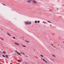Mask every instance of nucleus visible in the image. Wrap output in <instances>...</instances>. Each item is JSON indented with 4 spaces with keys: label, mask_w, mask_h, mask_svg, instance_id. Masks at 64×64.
<instances>
[{
    "label": "nucleus",
    "mask_w": 64,
    "mask_h": 64,
    "mask_svg": "<svg viewBox=\"0 0 64 64\" xmlns=\"http://www.w3.org/2000/svg\"><path fill=\"white\" fill-rule=\"evenodd\" d=\"M10 64H12V63H10Z\"/></svg>",
    "instance_id": "cd10ccee"
},
{
    "label": "nucleus",
    "mask_w": 64,
    "mask_h": 64,
    "mask_svg": "<svg viewBox=\"0 0 64 64\" xmlns=\"http://www.w3.org/2000/svg\"><path fill=\"white\" fill-rule=\"evenodd\" d=\"M34 22L35 23H37V21L36 20Z\"/></svg>",
    "instance_id": "1a4fd4ad"
},
{
    "label": "nucleus",
    "mask_w": 64,
    "mask_h": 64,
    "mask_svg": "<svg viewBox=\"0 0 64 64\" xmlns=\"http://www.w3.org/2000/svg\"><path fill=\"white\" fill-rule=\"evenodd\" d=\"M23 38H24V36H23Z\"/></svg>",
    "instance_id": "c9c22d12"
},
{
    "label": "nucleus",
    "mask_w": 64,
    "mask_h": 64,
    "mask_svg": "<svg viewBox=\"0 0 64 64\" xmlns=\"http://www.w3.org/2000/svg\"><path fill=\"white\" fill-rule=\"evenodd\" d=\"M3 53H4V54H5V52H4V51L3 52Z\"/></svg>",
    "instance_id": "412c9836"
},
{
    "label": "nucleus",
    "mask_w": 64,
    "mask_h": 64,
    "mask_svg": "<svg viewBox=\"0 0 64 64\" xmlns=\"http://www.w3.org/2000/svg\"><path fill=\"white\" fill-rule=\"evenodd\" d=\"M26 24H27L28 25H30V24H31V22H30L29 23L28 22H25Z\"/></svg>",
    "instance_id": "f257e3e1"
},
{
    "label": "nucleus",
    "mask_w": 64,
    "mask_h": 64,
    "mask_svg": "<svg viewBox=\"0 0 64 64\" xmlns=\"http://www.w3.org/2000/svg\"><path fill=\"white\" fill-rule=\"evenodd\" d=\"M43 23H44V22H43Z\"/></svg>",
    "instance_id": "bb28decb"
},
{
    "label": "nucleus",
    "mask_w": 64,
    "mask_h": 64,
    "mask_svg": "<svg viewBox=\"0 0 64 64\" xmlns=\"http://www.w3.org/2000/svg\"><path fill=\"white\" fill-rule=\"evenodd\" d=\"M58 46H59V45H58Z\"/></svg>",
    "instance_id": "58836bf2"
},
{
    "label": "nucleus",
    "mask_w": 64,
    "mask_h": 64,
    "mask_svg": "<svg viewBox=\"0 0 64 64\" xmlns=\"http://www.w3.org/2000/svg\"><path fill=\"white\" fill-rule=\"evenodd\" d=\"M42 60L44 61H45V60L44 59H43Z\"/></svg>",
    "instance_id": "6ab92c4d"
},
{
    "label": "nucleus",
    "mask_w": 64,
    "mask_h": 64,
    "mask_svg": "<svg viewBox=\"0 0 64 64\" xmlns=\"http://www.w3.org/2000/svg\"><path fill=\"white\" fill-rule=\"evenodd\" d=\"M8 56L7 55H6V58H8Z\"/></svg>",
    "instance_id": "0eeeda50"
},
{
    "label": "nucleus",
    "mask_w": 64,
    "mask_h": 64,
    "mask_svg": "<svg viewBox=\"0 0 64 64\" xmlns=\"http://www.w3.org/2000/svg\"><path fill=\"white\" fill-rule=\"evenodd\" d=\"M52 46H53V44H52Z\"/></svg>",
    "instance_id": "c756f323"
},
{
    "label": "nucleus",
    "mask_w": 64,
    "mask_h": 64,
    "mask_svg": "<svg viewBox=\"0 0 64 64\" xmlns=\"http://www.w3.org/2000/svg\"><path fill=\"white\" fill-rule=\"evenodd\" d=\"M63 43H64V42H63Z\"/></svg>",
    "instance_id": "f704fd0d"
},
{
    "label": "nucleus",
    "mask_w": 64,
    "mask_h": 64,
    "mask_svg": "<svg viewBox=\"0 0 64 64\" xmlns=\"http://www.w3.org/2000/svg\"><path fill=\"white\" fill-rule=\"evenodd\" d=\"M52 56H54V57H56V56H55L54 55V54H52Z\"/></svg>",
    "instance_id": "ddd939ff"
},
{
    "label": "nucleus",
    "mask_w": 64,
    "mask_h": 64,
    "mask_svg": "<svg viewBox=\"0 0 64 64\" xmlns=\"http://www.w3.org/2000/svg\"><path fill=\"white\" fill-rule=\"evenodd\" d=\"M2 56L3 57H5V56L4 55H2Z\"/></svg>",
    "instance_id": "4468645a"
},
{
    "label": "nucleus",
    "mask_w": 64,
    "mask_h": 64,
    "mask_svg": "<svg viewBox=\"0 0 64 64\" xmlns=\"http://www.w3.org/2000/svg\"><path fill=\"white\" fill-rule=\"evenodd\" d=\"M54 47L55 48H56V47H55V46H54Z\"/></svg>",
    "instance_id": "a878e982"
},
{
    "label": "nucleus",
    "mask_w": 64,
    "mask_h": 64,
    "mask_svg": "<svg viewBox=\"0 0 64 64\" xmlns=\"http://www.w3.org/2000/svg\"><path fill=\"white\" fill-rule=\"evenodd\" d=\"M38 23H40V21H38Z\"/></svg>",
    "instance_id": "dca6fc26"
},
{
    "label": "nucleus",
    "mask_w": 64,
    "mask_h": 64,
    "mask_svg": "<svg viewBox=\"0 0 64 64\" xmlns=\"http://www.w3.org/2000/svg\"><path fill=\"white\" fill-rule=\"evenodd\" d=\"M21 38H22V37H20Z\"/></svg>",
    "instance_id": "ea45409f"
},
{
    "label": "nucleus",
    "mask_w": 64,
    "mask_h": 64,
    "mask_svg": "<svg viewBox=\"0 0 64 64\" xmlns=\"http://www.w3.org/2000/svg\"><path fill=\"white\" fill-rule=\"evenodd\" d=\"M1 30H2V31H3V29H1Z\"/></svg>",
    "instance_id": "393cba45"
},
{
    "label": "nucleus",
    "mask_w": 64,
    "mask_h": 64,
    "mask_svg": "<svg viewBox=\"0 0 64 64\" xmlns=\"http://www.w3.org/2000/svg\"><path fill=\"white\" fill-rule=\"evenodd\" d=\"M47 22H49V23H51V22H50L49 21H47Z\"/></svg>",
    "instance_id": "9b49d317"
},
{
    "label": "nucleus",
    "mask_w": 64,
    "mask_h": 64,
    "mask_svg": "<svg viewBox=\"0 0 64 64\" xmlns=\"http://www.w3.org/2000/svg\"><path fill=\"white\" fill-rule=\"evenodd\" d=\"M50 60H52V59H51V58L50 59Z\"/></svg>",
    "instance_id": "c85d7f7f"
},
{
    "label": "nucleus",
    "mask_w": 64,
    "mask_h": 64,
    "mask_svg": "<svg viewBox=\"0 0 64 64\" xmlns=\"http://www.w3.org/2000/svg\"><path fill=\"white\" fill-rule=\"evenodd\" d=\"M44 23H46V22H44Z\"/></svg>",
    "instance_id": "7c9ffc66"
},
{
    "label": "nucleus",
    "mask_w": 64,
    "mask_h": 64,
    "mask_svg": "<svg viewBox=\"0 0 64 64\" xmlns=\"http://www.w3.org/2000/svg\"><path fill=\"white\" fill-rule=\"evenodd\" d=\"M0 64H1V63H0Z\"/></svg>",
    "instance_id": "e433bc0d"
},
{
    "label": "nucleus",
    "mask_w": 64,
    "mask_h": 64,
    "mask_svg": "<svg viewBox=\"0 0 64 64\" xmlns=\"http://www.w3.org/2000/svg\"><path fill=\"white\" fill-rule=\"evenodd\" d=\"M32 0H29L27 1V2L28 3H30V2H31V1H32Z\"/></svg>",
    "instance_id": "7ed1b4c3"
},
{
    "label": "nucleus",
    "mask_w": 64,
    "mask_h": 64,
    "mask_svg": "<svg viewBox=\"0 0 64 64\" xmlns=\"http://www.w3.org/2000/svg\"><path fill=\"white\" fill-rule=\"evenodd\" d=\"M0 52L1 53H2V52H0Z\"/></svg>",
    "instance_id": "b1692460"
},
{
    "label": "nucleus",
    "mask_w": 64,
    "mask_h": 64,
    "mask_svg": "<svg viewBox=\"0 0 64 64\" xmlns=\"http://www.w3.org/2000/svg\"><path fill=\"white\" fill-rule=\"evenodd\" d=\"M17 61H18V62H21V60H17Z\"/></svg>",
    "instance_id": "6e6552de"
},
{
    "label": "nucleus",
    "mask_w": 64,
    "mask_h": 64,
    "mask_svg": "<svg viewBox=\"0 0 64 64\" xmlns=\"http://www.w3.org/2000/svg\"><path fill=\"white\" fill-rule=\"evenodd\" d=\"M23 47H26V46H22Z\"/></svg>",
    "instance_id": "f3484780"
},
{
    "label": "nucleus",
    "mask_w": 64,
    "mask_h": 64,
    "mask_svg": "<svg viewBox=\"0 0 64 64\" xmlns=\"http://www.w3.org/2000/svg\"><path fill=\"white\" fill-rule=\"evenodd\" d=\"M40 56L42 57H43V56L42 55H40Z\"/></svg>",
    "instance_id": "2eb2a0df"
},
{
    "label": "nucleus",
    "mask_w": 64,
    "mask_h": 64,
    "mask_svg": "<svg viewBox=\"0 0 64 64\" xmlns=\"http://www.w3.org/2000/svg\"><path fill=\"white\" fill-rule=\"evenodd\" d=\"M41 59H43V58H41Z\"/></svg>",
    "instance_id": "72a5a7b5"
},
{
    "label": "nucleus",
    "mask_w": 64,
    "mask_h": 64,
    "mask_svg": "<svg viewBox=\"0 0 64 64\" xmlns=\"http://www.w3.org/2000/svg\"><path fill=\"white\" fill-rule=\"evenodd\" d=\"M26 56V57H28V56Z\"/></svg>",
    "instance_id": "4c0bfd02"
},
{
    "label": "nucleus",
    "mask_w": 64,
    "mask_h": 64,
    "mask_svg": "<svg viewBox=\"0 0 64 64\" xmlns=\"http://www.w3.org/2000/svg\"><path fill=\"white\" fill-rule=\"evenodd\" d=\"M45 62H46V63H47V61H46L45 60Z\"/></svg>",
    "instance_id": "aec40b11"
},
{
    "label": "nucleus",
    "mask_w": 64,
    "mask_h": 64,
    "mask_svg": "<svg viewBox=\"0 0 64 64\" xmlns=\"http://www.w3.org/2000/svg\"><path fill=\"white\" fill-rule=\"evenodd\" d=\"M52 61H54V60H52Z\"/></svg>",
    "instance_id": "2f4dec72"
},
{
    "label": "nucleus",
    "mask_w": 64,
    "mask_h": 64,
    "mask_svg": "<svg viewBox=\"0 0 64 64\" xmlns=\"http://www.w3.org/2000/svg\"><path fill=\"white\" fill-rule=\"evenodd\" d=\"M50 10V11H52V10Z\"/></svg>",
    "instance_id": "5701e85b"
},
{
    "label": "nucleus",
    "mask_w": 64,
    "mask_h": 64,
    "mask_svg": "<svg viewBox=\"0 0 64 64\" xmlns=\"http://www.w3.org/2000/svg\"><path fill=\"white\" fill-rule=\"evenodd\" d=\"M7 34L9 36H11V34H10L8 32L7 33Z\"/></svg>",
    "instance_id": "20e7f679"
},
{
    "label": "nucleus",
    "mask_w": 64,
    "mask_h": 64,
    "mask_svg": "<svg viewBox=\"0 0 64 64\" xmlns=\"http://www.w3.org/2000/svg\"><path fill=\"white\" fill-rule=\"evenodd\" d=\"M26 42H27L28 43H29V42H28V41H26Z\"/></svg>",
    "instance_id": "4be33fe9"
},
{
    "label": "nucleus",
    "mask_w": 64,
    "mask_h": 64,
    "mask_svg": "<svg viewBox=\"0 0 64 64\" xmlns=\"http://www.w3.org/2000/svg\"><path fill=\"white\" fill-rule=\"evenodd\" d=\"M14 44H16V45H20V44H18L17 43L14 42Z\"/></svg>",
    "instance_id": "39448f33"
},
{
    "label": "nucleus",
    "mask_w": 64,
    "mask_h": 64,
    "mask_svg": "<svg viewBox=\"0 0 64 64\" xmlns=\"http://www.w3.org/2000/svg\"><path fill=\"white\" fill-rule=\"evenodd\" d=\"M17 50L16 51V52H17Z\"/></svg>",
    "instance_id": "473e14b6"
},
{
    "label": "nucleus",
    "mask_w": 64,
    "mask_h": 64,
    "mask_svg": "<svg viewBox=\"0 0 64 64\" xmlns=\"http://www.w3.org/2000/svg\"><path fill=\"white\" fill-rule=\"evenodd\" d=\"M32 2L34 3H37V2L34 0H33Z\"/></svg>",
    "instance_id": "f03ea898"
},
{
    "label": "nucleus",
    "mask_w": 64,
    "mask_h": 64,
    "mask_svg": "<svg viewBox=\"0 0 64 64\" xmlns=\"http://www.w3.org/2000/svg\"><path fill=\"white\" fill-rule=\"evenodd\" d=\"M2 4V5H4V6H6V5L3 4Z\"/></svg>",
    "instance_id": "a211bd4d"
},
{
    "label": "nucleus",
    "mask_w": 64,
    "mask_h": 64,
    "mask_svg": "<svg viewBox=\"0 0 64 64\" xmlns=\"http://www.w3.org/2000/svg\"><path fill=\"white\" fill-rule=\"evenodd\" d=\"M61 48H62V47H61Z\"/></svg>",
    "instance_id": "a19ab883"
},
{
    "label": "nucleus",
    "mask_w": 64,
    "mask_h": 64,
    "mask_svg": "<svg viewBox=\"0 0 64 64\" xmlns=\"http://www.w3.org/2000/svg\"><path fill=\"white\" fill-rule=\"evenodd\" d=\"M12 38H14V39H16V38H15V37H12Z\"/></svg>",
    "instance_id": "f8f14e48"
},
{
    "label": "nucleus",
    "mask_w": 64,
    "mask_h": 64,
    "mask_svg": "<svg viewBox=\"0 0 64 64\" xmlns=\"http://www.w3.org/2000/svg\"><path fill=\"white\" fill-rule=\"evenodd\" d=\"M16 53H17V54H19V55H20V54L18 52H17Z\"/></svg>",
    "instance_id": "9d476101"
},
{
    "label": "nucleus",
    "mask_w": 64,
    "mask_h": 64,
    "mask_svg": "<svg viewBox=\"0 0 64 64\" xmlns=\"http://www.w3.org/2000/svg\"><path fill=\"white\" fill-rule=\"evenodd\" d=\"M20 52L21 53V54H23V55H25V54L24 53L22 52Z\"/></svg>",
    "instance_id": "423d86ee"
}]
</instances>
